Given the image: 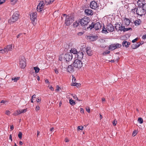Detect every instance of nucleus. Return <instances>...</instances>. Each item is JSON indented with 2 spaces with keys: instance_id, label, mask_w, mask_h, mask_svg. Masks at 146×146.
I'll return each mask as SVG.
<instances>
[{
  "instance_id": "56",
  "label": "nucleus",
  "mask_w": 146,
  "mask_h": 146,
  "mask_svg": "<svg viewBox=\"0 0 146 146\" xmlns=\"http://www.w3.org/2000/svg\"><path fill=\"white\" fill-rule=\"evenodd\" d=\"M45 82L46 83H48V84H49L50 83L48 81V80L47 79H46L45 80Z\"/></svg>"
},
{
  "instance_id": "10",
  "label": "nucleus",
  "mask_w": 146,
  "mask_h": 146,
  "mask_svg": "<svg viewBox=\"0 0 146 146\" xmlns=\"http://www.w3.org/2000/svg\"><path fill=\"white\" fill-rule=\"evenodd\" d=\"M90 5V8L94 9H96L98 7L96 2L94 1L91 2Z\"/></svg>"
},
{
  "instance_id": "48",
  "label": "nucleus",
  "mask_w": 146,
  "mask_h": 146,
  "mask_svg": "<svg viewBox=\"0 0 146 146\" xmlns=\"http://www.w3.org/2000/svg\"><path fill=\"white\" fill-rule=\"evenodd\" d=\"M136 8L132 9L131 11V12L133 13H135V11L136 10Z\"/></svg>"
},
{
  "instance_id": "47",
  "label": "nucleus",
  "mask_w": 146,
  "mask_h": 146,
  "mask_svg": "<svg viewBox=\"0 0 146 146\" xmlns=\"http://www.w3.org/2000/svg\"><path fill=\"white\" fill-rule=\"evenodd\" d=\"M6 0H0V5L2 4L3 3H4Z\"/></svg>"
},
{
  "instance_id": "11",
  "label": "nucleus",
  "mask_w": 146,
  "mask_h": 146,
  "mask_svg": "<svg viewBox=\"0 0 146 146\" xmlns=\"http://www.w3.org/2000/svg\"><path fill=\"white\" fill-rule=\"evenodd\" d=\"M43 4V2H40L38 4L37 7V11L40 12L42 10L44 7Z\"/></svg>"
},
{
  "instance_id": "9",
  "label": "nucleus",
  "mask_w": 146,
  "mask_h": 146,
  "mask_svg": "<svg viewBox=\"0 0 146 146\" xmlns=\"http://www.w3.org/2000/svg\"><path fill=\"white\" fill-rule=\"evenodd\" d=\"M123 25L122 24L121 25L118 23H116L115 25V27L117 31H122L123 28H124L123 27Z\"/></svg>"
},
{
  "instance_id": "6",
  "label": "nucleus",
  "mask_w": 146,
  "mask_h": 146,
  "mask_svg": "<svg viewBox=\"0 0 146 146\" xmlns=\"http://www.w3.org/2000/svg\"><path fill=\"white\" fill-rule=\"evenodd\" d=\"M121 46V45L119 43L112 44L109 46L108 49L109 50H113L116 48H119Z\"/></svg>"
},
{
  "instance_id": "21",
  "label": "nucleus",
  "mask_w": 146,
  "mask_h": 146,
  "mask_svg": "<svg viewBox=\"0 0 146 146\" xmlns=\"http://www.w3.org/2000/svg\"><path fill=\"white\" fill-rule=\"evenodd\" d=\"M86 50V53L89 56H91L92 54V50L90 48L87 47Z\"/></svg>"
},
{
  "instance_id": "51",
  "label": "nucleus",
  "mask_w": 146,
  "mask_h": 146,
  "mask_svg": "<svg viewBox=\"0 0 146 146\" xmlns=\"http://www.w3.org/2000/svg\"><path fill=\"white\" fill-rule=\"evenodd\" d=\"M90 38L91 39V40L93 41L94 40V37L93 36H90Z\"/></svg>"
},
{
  "instance_id": "15",
  "label": "nucleus",
  "mask_w": 146,
  "mask_h": 146,
  "mask_svg": "<svg viewBox=\"0 0 146 146\" xmlns=\"http://www.w3.org/2000/svg\"><path fill=\"white\" fill-rule=\"evenodd\" d=\"M102 27V24L99 22H97L94 24V28L96 30L100 29Z\"/></svg>"
},
{
  "instance_id": "50",
  "label": "nucleus",
  "mask_w": 146,
  "mask_h": 146,
  "mask_svg": "<svg viewBox=\"0 0 146 146\" xmlns=\"http://www.w3.org/2000/svg\"><path fill=\"white\" fill-rule=\"evenodd\" d=\"M54 71H55V72L56 74H58V69H54Z\"/></svg>"
},
{
  "instance_id": "54",
  "label": "nucleus",
  "mask_w": 146,
  "mask_h": 146,
  "mask_svg": "<svg viewBox=\"0 0 146 146\" xmlns=\"http://www.w3.org/2000/svg\"><path fill=\"white\" fill-rule=\"evenodd\" d=\"M56 90L58 91L59 90V89H60V87H59L58 86H56Z\"/></svg>"
},
{
  "instance_id": "27",
  "label": "nucleus",
  "mask_w": 146,
  "mask_h": 146,
  "mask_svg": "<svg viewBox=\"0 0 146 146\" xmlns=\"http://www.w3.org/2000/svg\"><path fill=\"white\" fill-rule=\"evenodd\" d=\"M107 28H105L104 26H103L102 30V32L103 33H104L105 34H106L108 33V32L107 31Z\"/></svg>"
},
{
  "instance_id": "43",
  "label": "nucleus",
  "mask_w": 146,
  "mask_h": 146,
  "mask_svg": "<svg viewBox=\"0 0 146 146\" xmlns=\"http://www.w3.org/2000/svg\"><path fill=\"white\" fill-rule=\"evenodd\" d=\"M112 123L113 125L114 126H115L117 123V121L115 120L113 121Z\"/></svg>"
},
{
  "instance_id": "29",
  "label": "nucleus",
  "mask_w": 146,
  "mask_h": 146,
  "mask_svg": "<svg viewBox=\"0 0 146 146\" xmlns=\"http://www.w3.org/2000/svg\"><path fill=\"white\" fill-rule=\"evenodd\" d=\"M141 21L140 19L136 20L135 22V24L136 25H139L141 23Z\"/></svg>"
},
{
  "instance_id": "3",
  "label": "nucleus",
  "mask_w": 146,
  "mask_h": 146,
  "mask_svg": "<svg viewBox=\"0 0 146 146\" xmlns=\"http://www.w3.org/2000/svg\"><path fill=\"white\" fill-rule=\"evenodd\" d=\"M135 12L137 14L140 16L144 15L145 13V9L141 7H138L137 8Z\"/></svg>"
},
{
  "instance_id": "34",
  "label": "nucleus",
  "mask_w": 146,
  "mask_h": 146,
  "mask_svg": "<svg viewBox=\"0 0 146 146\" xmlns=\"http://www.w3.org/2000/svg\"><path fill=\"white\" fill-rule=\"evenodd\" d=\"M69 102L70 104L74 105L75 104V102L72 99H70L69 100Z\"/></svg>"
},
{
  "instance_id": "12",
  "label": "nucleus",
  "mask_w": 146,
  "mask_h": 146,
  "mask_svg": "<svg viewBox=\"0 0 146 146\" xmlns=\"http://www.w3.org/2000/svg\"><path fill=\"white\" fill-rule=\"evenodd\" d=\"M130 22V21L128 19L125 18L123 20L122 24L127 26L129 25Z\"/></svg>"
},
{
  "instance_id": "22",
  "label": "nucleus",
  "mask_w": 146,
  "mask_h": 146,
  "mask_svg": "<svg viewBox=\"0 0 146 146\" xmlns=\"http://www.w3.org/2000/svg\"><path fill=\"white\" fill-rule=\"evenodd\" d=\"M130 44V43L127 42L126 40H124L122 43V45L123 46H125L126 47H128L129 45Z\"/></svg>"
},
{
  "instance_id": "26",
  "label": "nucleus",
  "mask_w": 146,
  "mask_h": 146,
  "mask_svg": "<svg viewBox=\"0 0 146 146\" xmlns=\"http://www.w3.org/2000/svg\"><path fill=\"white\" fill-rule=\"evenodd\" d=\"M124 28H123V29L122 30V31L123 32H125L127 31H128L131 30H132V28H125V26H123V27Z\"/></svg>"
},
{
  "instance_id": "18",
  "label": "nucleus",
  "mask_w": 146,
  "mask_h": 146,
  "mask_svg": "<svg viewBox=\"0 0 146 146\" xmlns=\"http://www.w3.org/2000/svg\"><path fill=\"white\" fill-rule=\"evenodd\" d=\"M83 53L81 51L77 53V58L78 59H82L83 57Z\"/></svg>"
},
{
  "instance_id": "38",
  "label": "nucleus",
  "mask_w": 146,
  "mask_h": 146,
  "mask_svg": "<svg viewBox=\"0 0 146 146\" xmlns=\"http://www.w3.org/2000/svg\"><path fill=\"white\" fill-rule=\"evenodd\" d=\"M27 111V109H23V110H20V114L21 113H23L25 112H26Z\"/></svg>"
},
{
  "instance_id": "58",
  "label": "nucleus",
  "mask_w": 146,
  "mask_h": 146,
  "mask_svg": "<svg viewBox=\"0 0 146 146\" xmlns=\"http://www.w3.org/2000/svg\"><path fill=\"white\" fill-rule=\"evenodd\" d=\"M10 129L11 130H12L14 129V127L13 125H12L10 126Z\"/></svg>"
},
{
  "instance_id": "32",
  "label": "nucleus",
  "mask_w": 146,
  "mask_h": 146,
  "mask_svg": "<svg viewBox=\"0 0 146 146\" xmlns=\"http://www.w3.org/2000/svg\"><path fill=\"white\" fill-rule=\"evenodd\" d=\"M19 77H17L15 78L13 77L12 78V80H14V82H17V80L19 79Z\"/></svg>"
},
{
  "instance_id": "60",
  "label": "nucleus",
  "mask_w": 146,
  "mask_h": 146,
  "mask_svg": "<svg viewBox=\"0 0 146 146\" xmlns=\"http://www.w3.org/2000/svg\"><path fill=\"white\" fill-rule=\"evenodd\" d=\"M65 141L66 142H69V140L67 138H65Z\"/></svg>"
},
{
  "instance_id": "2",
  "label": "nucleus",
  "mask_w": 146,
  "mask_h": 146,
  "mask_svg": "<svg viewBox=\"0 0 146 146\" xmlns=\"http://www.w3.org/2000/svg\"><path fill=\"white\" fill-rule=\"evenodd\" d=\"M80 24L82 26H87L90 21L89 18L87 17H84L83 18L79 20Z\"/></svg>"
},
{
  "instance_id": "19",
  "label": "nucleus",
  "mask_w": 146,
  "mask_h": 146,
  "mask_svg": "<svg viewBox=\"0 0 146 146\" xmlns=\"http://www.w3.org/2000/svg\"><path fill=\"white\" fill-rule=\"evenodd\" d=\"M68 72L70 73H72L74 72V67L72 66V65H69L67 68Z\"/></svg>"
},
{
  "instance_id": "30",
  "label": "nucleus",
  "mask_w": 146,
  "mask_h": 146,
  "mask_svg": "<svg viewBox=\"0 0 146 146\" xmlns=\"http://www.w3.org/2000/svg\"><path fill=\"white\" fill-rule=\"evenodd\" d=\"M34 69L35 70V72L36 73H38L40 70L39 68L37 67H34Z\"/></svg>"
},
{
  "instance_id": "45",
  "label": "nucleus",
  "mask_w": 146,
  "mask_h": 146,
  "mask_svg": "<svg viewBox=\"0 0 146 146\" xmlns=\"http://www.w3.org/2000/svg\"><path fill=\"white\" fill-rule=\"evenodd\" d=\"M5 52H5V50L4 48L3 49H2V50H1V51H0V53L2 54H3Z\"/></svg>"
},
{
  "instance_id": "61",
  "label": "nucleus",
  "mask_w": 146,
  "mask_h": 146,
  "mask_svg": "<svg viewBox=\"0 0 146 146\" xmlns=\"http://www.w3.org/2000/svg\"><path fill=\"white\" fill-rule=\"evenodd\" d=\"M41 101V99L39 98H38L36 99V101L37 102H39Z\"/></svg>"
},
{
  "instance_id": "16",
  "label": "nucleus",
  "mask_w": 146,
  "mask_h": 146,
  "mask_svg": "<svg viewBox=\"0 0 146 146\" xmlns=\"http://www.w3.org/2000/svg\"><path fill=\"white\" fill-rule=\"evenodd\" d=\"M30 18L32 20V21L33 23H34L35 22V20L36 19V15L35 13H31L30 15Z\"/></svg>"
},
{
  "instance_id": "49",
  "label": "nucleus",
  "mask_w": 146,
  "mask_h": 146,
  "mask_svg": "<svg viewBox=\"0 0 146 146\" xmlns=\"http://www.w3.org/2000/svg\"><path fill=\"white\" fill-rule=\"evenodd\" d=\"M86 110L87 112L90 113V108L89 107H87L86 108Z\"/></svg>"
},
{
  "instance_id": "46",
  "label": "nucleus",
  "mask_w": 146,
  "mask_h": 146,
  "mask_svg": "<svg viewBox=\"0 0 146 146\" xmlns=\"http://www.w3.org/2000/svg\"><path fill=\"white\" fill-rule=\"evenodd\" d=\"M40 107L39 106H37L36 107L35 110L36 111H38L40 110Z\"/></svg>"
},
{
  "instance_id": "20",
  "label": "nucleus",
  "mask_w": 146,
  "mask_h": 146,
  "mask_svg": "<svg viewBox=\"0 0 146 146\" xmlns=\"http://www.w3.org/2000/svg\"><path fill=\"white\" fill-rule=\"evenodd\" d=\"M141 44L140 43H137L136 44H133L132 45L131 47L132 48L135 49L138 47Z\"/></svg>"
},
{
  "instance_id": "40",
  "label": "nucleus",
  "mask_w": 146,
  "mask_h": 146,
  "mask_svg": "<svg viewBox=\"0 0 146 146\" xmlns=\"http://www.w3.org/2000/svg\"><path fill=\"white\" fill-rule=\"evenodd\" d=\"M110 52L108 50L106 51L103 53V54L104 55H106V54H108L110 53Z\"/></svg>"
},
{
  "instance_id": "44",
  "label": "nucleus",
  "mask_w": 146,
  "mask_h": 146,
  "mask_svg": "<svg viewBox=\"0 0 146 146\" xmlns=\"http://www.w3.org/2000/svg\"><path fill=\"white\" fill-rule=\"evenodd\" d=\"M83 127L82 126H79L78 127V129L82 130L83 129Z\"/></svg>"
},
{
  "instance_id": "5",
  "label": "nucleus",
  "mask_w": 146,
  "mask_h": 146,
  "mask_svg": "<svg viewBox=\"0 0 146 146\" xmlns=\"http://www.w3.org/2000/svg\"><path fill=\"white\" fill-rule=\"evenodd\" d=\"M19 64L20 68H24L26 66V60L24 56L21 57L19 59Z\"/></svg>"
},
{
  "instance_id": "8",
  "label": "nucleus",
  "mask_w": 146,
  "mask_h": 146,
  "mask_svg": "<svg viewBox=\"0 0 146 146\" xmlns=\"http://www.w3.org/2000/svg\"><path fill=\"white\" fill-rule=\"evenodd\" d=\"M64 58L67 61H69L71 60L72 58V53H70L66 54H65Z\"/></svg>"
},
{
  "instance_id": "42",
  "label": "nucleus",
  "mask_w": 146,
  "mask_h": 146,
  "mask_svg": "<svg viewBox=\"0 0 146 146\" xmlns=\"http://www.w3.org/2000/svg\"><path fill=\"white\" fill-rule=\"evenodd\" d=\"M10 113V111L8 110H6L5 112V113L8 115H9Z\"/></svg>"
},
{
  "instance_id": "28",
  "label": "nucleus",
  "mask_w": 146,
  "mask_h": 146,
  "mask_svg": "<svg viewBox=\"0 0 146 146\" xmlns=\"http://www.w3.org/2000/svg\"><path fill=\"white\" fill-rule=\"evenodd\" d=\"M20 110H18L17 111H15L13 113V115L15 116H16L20 114Z\"/></svg>"
},
{
  "instance_id": "39",
  "label": "nucleus",
  "mask_w": 146,
  "mask_h": 146,
  "mask_svg": "<svg viewBox=\"0 0 146 146\" xmlns=\"http://www.w3.org/2000/svg\"><path fill=\"white\" fill-rule=\"evenodd\" d=\"M137 134V131H134L133 132L132 135L133 136H135Z\"/></svg>"
},
{
  "instance_id": "52",
  "label": "nucleus",
  "mask_w": 146,
  "mask_h": 146,
  "mask_svg": "<svg viewBox=\"0 0 146 146\" xmlns=\"http://www.w3.org/2000/svg\"><path fill=\"white\" fill-rule=\"evenodd\" d=\"M83 34V33L82 32H79L78 33V35L81 36Z\"/></svg>"
},
{
  "instance_id": "33",
  "label": "nucleus",
  "mask_w": 146,
  "mask_h": 146,
  "mask_svg": "<svg viewBox=\"0 0 146 146\" xmlns=\"http://www.w3.org/2000/svg\"><path fill=\"white\" fill-rule=\"evenodd\" d=\"M93 28H94V24L92 23L91 25H89V27H87V29L90 28V29H91Z\"/></svg>"
},
{
  "instance_id": "23",
  "label": "nucleus",
  "mask_w": 146,
  "mask_h": 146,
  "mask_svg": "<svg viewBox=\"0 0 146 146\" xmlns=\"http://www.w3.org/2000/svg\"><path fill=\"white\" fill-rule=\"evenodd\" d=\"M74 80V82H72V84L71 85L72 86H77V85L78 84L76 83V82H75L76 81V79L74 78V77L73 78H72V82H73V80Z\"/></svg>"
},
{
  "instance_id": "14",
  "label": "nucleus",
  "mask_w": 146,
  "mask_h": 146,
  "mask_svg": "<svg viewBox=\"0 0 146 146\" xmlns=\"http://www.w3.org/2000/svg\"><path fill=\"white\" fill-rule=\"evenodd\" d=\"M12 44H9L7 45L4 48L5 52H8L9 51H11L12 50Z\"/></svg>"
},
{
  "instance_id": "62",
  "label": "nucleus",
  "mask_w": 146,
  "mask_h": 146,
  "mask_svg": "<svg viewBox=\"0 0 146 146\" xmlns=\"http://www.w3.org/2000/svg\"><path fill=\"white\" fill-rule=\"evenodd\" d=\"M36 97V95H34L32 96V98L33 99L34 98H35Z\"/></svg>"
},
{
  "instance_id": "7",
  "label": "nucleus",
  "mask_w": 146,
  "mask_h": 146,
  "mask_svg": "<svg viewBox=\"0 0 146 146\" xmlns=\"http://www.w3.org/2000/svg\"><path fill=\"white\" fill-rule=\"evenodd\" d=\"M72 17L68 16L66 17L64 24L67 26H69L72 23Z\"/></svg>"
},
{
  "instance_id": "25",
  "label": "nucleus",
  "mask_w": 146,
  "mask_h": 146,
  "mask_svg": "<svg viewBox=\"0 0 146 146\" xmlns=\"http://www.w3.org/2000/svg\"><path fill=\"white\" fill-rule=\"evenodd\" d=\"M70 51L71 53H72L74 54H77L78 52L76 49L75 48H72L71 50H70Z\"/></svg>"
},
{
  "instance_id": "31",
  "label": "nucleus",
  "mask_w": 146,
  "mask_h": 146,
  "mask_svg": "<svg viewBox=\"0 0 146 146\" xmlns=\"http://www.w3.org/2000/svg\"><path fill=\"white\" fill-rule=\"evenodd\" d=\"M138 121L140 123H142L143 122V119L141 117H139L138 119Z\"/></svg>"
},
{
  "instance_id": "1",
  "label": "nucleus",
  "mask_w": 146,
  "mask_h": 146,
  "mask_svg": "<svg viewBox=\"0 0 146 146\" xmlns=\"http://www.w3.org/2000/svg\"><path fill=\"white\" fill-rule=\"evenodd\" d=\"M19 17V13L18 11H15L13 13L12 18H11L9 20V22L14 23L17 20Z\"/></svg>"
},
{
  "instance_id": "17",
  "label": "nucleus",
  "mask_w": 146,
  "mask_h": 146,
  "mask_svg": "<svg viewBox=\"0 0 146 146\" xmlns=\"http://www.w3.org/2000/svg\"><path fill=\"white\" fill-rule=\"evenodd\" d=\"M84 12L88 15H92L93 14V11L91 9H86L85 10Z\"/></svg>"
},
{
  "instance_id": "13",
  "label": "nucleus",
  "mask_w": 146,
  "mask_h": 146,
  "mask_svg": "<svg viewBox=\"0 0 146 146\" xmlns=\"http://www.w3.org/2000/svg\"><path fill=\"white\" fill-rule=\"evenodd\" d=\"M107 29L110 32H113L114 29V28L112 25L110 24L107 25Z\"/></svg>"
},
{
  "instance_id": "37",
  "label": "nucleus",
  "mask_w": 146,
  "mask_h": 146,
  "mask_svg": "<svg viewBox=\"0 0 146 146\" xmlns=\"http://www.w3.org/2000/svg\"><path fill=\"white\" fill-rule=\"evenodd\" d=\"M22 133L21 132H19V133L18 135V137L20 139H21V138H22Z\"/></svg>"
},
{
  "instance_id": "63",
  "label": "nucleus",
  "mask_w": 146,
  "mask_h": 146,
  "mask_svg": "<svg viewBox=\"0 0 146 146\" xmlns=\"http://www.w3.org/2000/svg\"><path fill=\"white\" fill-rule=\"evenodd\" d=\"M50 88L51 89V90L52 91H53L54 90V89L52 86H50Z\"/></svg>"
},
{
  "instance_id": "55",
  "label": "nucleus",
  "mask_w": 146,
  "mask_h": 146,
  "mask_svg": "<svg viewBox=\"0 0 146 146\" xmlns=\"http://www.w3.org/2000/svg\"><path fill=\"white\" fill-rule=\"evenodd\" d=\"M143 39H146V34L143 35L142 37Z\"/></svg>"
},
{
  "instance_id": "64",
  "label": "nucleus",
  "mask_w": 146,
  "mask_h": 146,
  "mask_svg": "<svg viewBox=\"0 0 146 146\" xmlns=\"http://www.w3.org/2000/svg\"><path fill=\"white\" fill-rule=\"evenodd\" d=\"M23 143L21 141H20L19 144L20 145H22L23 144Z\"/></svg>"
},
{
  "instance_id": "59",
  "label": "nucleus",
  "mask_w": 146,
  "mask_h": 146,
  "mask_svg": "<svg viewBox=\"0 0 146 146\" xmlns=\"http://www.w3.org/2000/svg\"><path fill=\"white\" fill-rule=\"evenodd\" d=\"M105 99L104 98H102V102L103 103H104V102H105Z\"/></svg>"
},
{
  "instance_id": "24",
  "label": "nucleus",
  "mask_w": 146,
  "mask_h": 146,
  "mask_svg": "<svg viewBox=\"0 0 146 146\" xmlns=\"http://www.w3.org/2000/svg\"><path fill=\"white\" fill-rule=\"evenodd\" d=\"M80 23L79 20L78 21H76L74 22L73 23V25L74 27H77L80 25Z\"/></svg>"
},
{
  "instance_id": "35",
  "label": "nucleus",
  "mask_w": 146,
  "mask_h": 146,
  "mask_svg": "<svg viewBox=\"0 0 146 146\" xmlns=\"http://www.w3.org/2000/svg\"><path fill=\"white\" fill-rule=\"evenodd\" d=\"M142 5H140V6H141L143 9H145V11H146V3L145 4H143L142 3Z\"/></svg>"
},
{
  "instance_id": "53",
  "label": "nucleus",
  "mask_w": 146,
  "mask_h": 146,
  "mask_svg": "<svg viewBox=\"0 0 146 146\" xmlns=\"http://www.w3.org/2000/svg\"><path fill=\"white\" fill-rule=\"evenodd\" d=\"M137 38H136L135 39L133 40L132 41V42L134 43V42H135L136 41H137Z\"/></svg>"
},
{
  "instance_id": "57",
  "label": "nucleus",
  "mask_w": 146,
  "mask_h": 146,
  "mask_svg": "<svg viewBox=\"0 0 146 146\" xmlns=\"http://www.w3.org/2000/svg\"><path fill=\"white\" fill-rule=\"evenodd\" d=\"M22 35V34H21V33L19 34V35H17V38H19V37Z\"/></svg>"
},
{
  "instance_id": "36",
  "label": "nucleus",
  "mask_w": 146,
  "mask_h": 146,
  "mask_svg": "<svg viewBox=\"0 0 146 146\" xmlns=\"http://www.w3.org/2000/svg\"><path fill=\"white\" fill-rule=\"evenodd\" d=\"M54 1V0H46L45 2L49 4L52 3Z\"/></svg>"
},
{
  "instance_id": "4",
  "label": "nucleus",
  "mask_w": 146,
  "mask_h": 146,
  "mask_svg": "<svg viewBox=\"0 0 146 146\" xmlns=\"http://www.w3.org/2000/svg\"><path fill=\"white\" fill-rule=\"evenodd\" d=\"M73 65L75 68H79L82 66V61L78 59L75 60L73 63Z\"/></svg>"
},
{
  "instance_id": "41",
  "label": "nucleus",
  "mask_w": 146,
  "mask_h": 146,
  "mask_svg": "<svg viewBox=\"0 0 146 146\" xmlns=\"http://www.w3.org/2000/svg\"><path fill=\"white\" fill-rule=\"evenodd\" d=\"M72 96L74 99H76L77 100H78V99L76 95L75 94H72Z\"/></svg>"
}]
</instances>
